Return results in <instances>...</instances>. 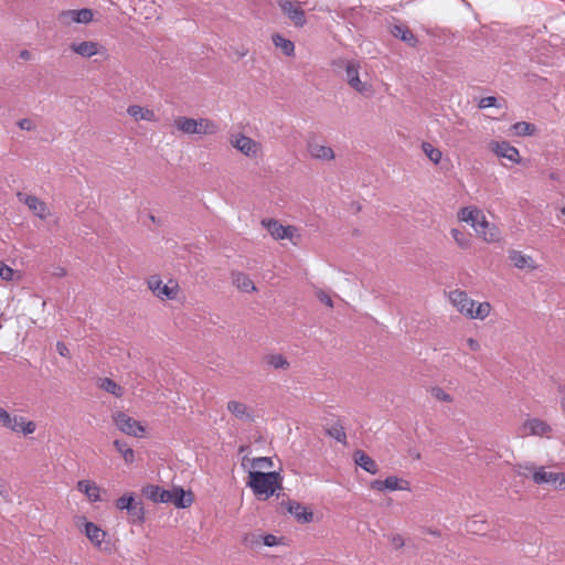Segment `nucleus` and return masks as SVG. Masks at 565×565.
<instances>
[{"label":"nucleus","mask_w":565,"mask_h":565,"mask_svg":"<svg viewBox=\"0 0 565 565\" xmlns=\"http://www.w3.org/2000/svg\"><path fill=\"white\" fill-rule=\"evenodd\" d=\"M142 494L154 503H173L178 509L189 508L194 500L192 492H185L181 487L166 490L159 486L148 484L142 488Z\"/></svg>","instance_id":"f257e3e1"},{"label":"nucleus","mask_w":565,"mask_h":565,"mask_svg":"<svg viewBox=\"0 0 565 565\" xmlns=\"http://www.w3.org/2000/svg\"><path fill=\"white\" fill-rule=\"evenodd\" d=\"M246 486L256 497L266 500L282 489V477L277 471H249Z\"/></svg>","instance_id":"f03ea898"},{"label":"nucleus","mask_w":565,"mask_h":565,"mask_svg":"<svg viewBox=\"0 0 565 565\" xmlns=\"http://www.w3.org/2000/svg\"><path fill=\"white\" fill-rule=\"evenodd\" d=\"M332 66L335 71L343 70L345 72V79L348 84L358 93L365 94L370 90L371 86L363 83L359 77V62L354 60L338 58L332 61Z\"/></svg>","instance_id":"7ed1b4c3"},{"label":"nucleus","mask_w":565,"mask_h":565,"mask_svg":"<svg viewBox=\"0 0 565 565\" xmlns=\"http://www.w3.org/2000/svg\"><path fill=\"white\" fill-rule=\"evenodd\" d=\"M0 425L14 433H22L24 435L33 434L36 429L34 422H26L23 416L11 415L2 407H0Z\"/></svg>","instance_id":"20e7f679"},{"label":"nucleus","mask_w":565,"mask_h":565,"mask_svg":"<svg viewBox=\"0 0 565 565\" xmlns=\"http://www.w3.org/2000/svg\"><path fill=\"white\" fill-rule=\"evenodd\" d=\"M277 4L296 28H303L306 25L307 18L301 7L302 2L297 0H277Z\"/></svg>","instance_id":"39448f33"},{"label":"nucleus","mask_w":565,"mask_h":565,"mask_svg":"<svg viewBox=\"0 0 565 565\" xmlns=\"http://www.w3.org/2000/svg\"><path fill=\"white\" fill-rule=\"evenodd\" d=\"M524 468L529 472H533V481L536 484L550 483L555 489H565V475L561 472H547L544 467L535 469L533 466L520 467Z\"/></svg>","instance_id":"423d86ee"},{"label":"nucleus","mask_w":565,"mask_h":565,"mask_svg":"<svg viewBox=\"0 0 565 565\" xmlns=\"http://www.w3.org/2000/svg\"><path fill=\"white\" fill-rule=\"evenodd\" d=\"M113 420L117 428L126 435L141 437L146 431L145 426L140 422L124 412H115L113 414Z\"/></svg>","instance_id":"0eeeda50"},{"label":"nucleus","mask_w":565,"mask_h":565,"mask_svg":"<svg viewBox=\"0 0 565 565\" xmlns=\"http://www.w3.org/2000/svg\"><path fill=\"white\" fill-rule=\"evenodd\" d=\"M94 13L92 9L83 8L78 10H63L57 15V21L64 26H70L73 23L87 24L93 21Z\"/></svg>","instance_id":"6e6552de"},{"label":"nucleus","mask_w":565,"mask_h":565,"mask_svg":"<svg viewBox=\"0 0 565 565\" xmlns=\"http://www.w3.org/2000/svg\"><path fill=\"white\" fill-rule=\"evenodd\" d=\"M231 145L241 151L244 156L249 158H256L258 156V152L262 149V146L259 142L255 141L250 137H247L243 134H237L232 136L231 138Z\"/></svg>","instance_id":"1a4fd4ad"},{"label":"nucleus","mask_w":565,"mask_h":565,"mask_svg":"<svg viewBox=\"0 0 565 565\" xmlns=\"http://www.w3.org/2000/svg\"><path fill=\"white\" fill-rule=\"evenodd\" d=\"M17 198L20 202L24 203L29 207V210L39 218L45 220L47 216L51 215L46 203L40 200L38 196L26 194L23 192H18Z\"/></svg>","instance_id":"9d476101"},{"label":"nucleus","mask_w":565,"mask_h":565,"mask_svg":"<svg viewBox=\"0 0 565 565\" xmlns=\"http://www.w3.org/2000/svg\"><path fill=\"white\" fill-rule=\"evenodd\" d=\"M481 211L473 206L462 207L458 214L459 218L463 222L470 223L471 226L476 230V232L483 236V238L488 242H494L497 239L495 234L490 233L487 235V232L480 231L478 227V222L481 217Z\"/></svg>","instance_id":"9b49d317"},{"label":"nucleus","mask_w":565,"mask_h":565,"mask_svg":"<svg viewBox=\"0 0 565 565\" xmlns=\"http://www.w3.org/2000/svg\"><path fill=\"white\" fill-rule=\"evenodd\" d=\"M390 33L395 38L404 42L409 47H416L419 43L417 36L413 33V31L399 21L391 23L388 25Z\"/></svg>","instance_id":"f8f14e48"},{"label":"nucleus","mask_w":565,"mask_h":565,"mask_svg":"<svg viewBox=\"0 0 565 565\" xmlns=\"http://www.w3.org/2000/svg\"><path fill=\"white\" fill-rule=\"evenodd\" d=\"M449 300L458 309V311L468 318L472 316L475 300L468 297L466 291L456 289L449 292Z\"/></svg>","instance_id":"ddd939ff"},{"label":"nucleus","mask_w":565,"mask_h":565,"mask_svg":"<svg viewBox=\"0 0 565 565\" xmlns=\"http://www.w3.org/2000/svg\"><path fill=\"white\" fill-rule=\"evenodd\" d=\"M522 435L523 436H547L552 433L551 425L540 418H529L522 425Z\"/></svg>","instance_id":"4468645a"},{"label":"nucleus","mask_w":565,"mask_h":565,"mask_svg":"<svg viewBox=\"0 0 565 565\" xmlns=\"http://www.w3.org/2000/svg\"><path fill=\"white\" fill-rule=\"evenodd\" d=\"M148 287L159 298L175 299L178 294V284L170 287L169 285L162 284V280L158 276H152L148 280Z\"/></svg>","instance_id":"2eb2a0df"},{"label":"nucleus","mask_w":565,"mask_h":565,"mask_svg":"<svg viewBox=\"0 0 565 565\" xmlns=\"http://www.w3.org/2000/svg\"><path fill=\"white\" fill-rule=\"evenodd\" d=\"M489 146L498 157L505 158L513 163L520 162L519 150L508 141H491Z\"/></svg>","instance_id":"dca6fc26"},{"label":"nucleus","mask_w":565,"mask_h":565,"mask_svg":"<svg viewBox=\"0 0 565 565\" xmlns=\"http://www.w3.org/2000/svg\"><path fill=\"white\" fill-rule=\"evenodd\" d=\"M281 507H286L287 512L292 514L298 522L310 523L313 520V513L310 509L299 502L288 500L281 502Z\"/></svg>","instance_id":"f3484780"},{"label":"nucleus","mask_w":565,"mask_h":565,"mask_svg":"<svg viewBox=\"0 0 565 565\" xmlns=\"http://www.w3.org/2000/svg\"><path fill=\"white\" fill-rule=\"evenodd\" d=\"M262 224L267 228L275 239L291 238L295 227L284 226L276 220H263Z\"/></svg>","instance_id":"a211bd4d"},{"label":"nucleus","mask_w":565,"mask_h":565,"mask_svg":"<svg viewBox=\"0 0 565 565\" xmlns=\"http://www.w3.org/2000/svg\"><path fill=\"white\" fill-rule=\"evenodd\" d=\"M70 47L74 53L86 58L100 53V50H105L98 42L95 41H84L79 43L73 42Z\"/></svg>","instance_id":"6ab92c4d"},{"label":"nucleus","mask_w":565,"mask_h":565,"mask_svg":"<svg viewBox=\"0 0 565 565\" xmlns=\"http://www.w3.org/2000/svg\"><path fill=\"white\" fill-rule=\"evenodd\" d=\"M307 148L310 156L315 159L330 161L334 158V151L332 148L319 145L313 140H309L307 142Z\"/></svg>","instance_id":"aec40b11"},{"label":"nucleus","mask_w":565,"mask_h":565,"mask_svg":"<svg viewBox=\"0 0 565 565\" xmlns=\"http://www.w3.org/2000/svg\"><path fill=\"white\" fill-rule=\"evenodd\" d=\"M353 459L356 466L361 467L363 470L371 475H376L379 472L377 463L363 450H355L353 454Z\"/></svg>","instance_id":"412c9836"},{"label":"nucleus","mask_w":565,"mask_h":565,"mask_svg":"<svg viewBox=\"0 0 565 565\" xmlns=\"http://www.w3.org/2000/svg\"><path fill=\"white\" fill-rule=\"evenodd\" d=\"M85 534L87 539L99 550H103L102 545L106 537V532L93 522L85 523Z\"/></svg>","instance_id":"4be33fe9"},{"label":"nucleus","mask_w":565,"mask_h":565,"mask_svg":"<svg viewBox=\"0 0 565 565\" xmlns=\"http://www.w3.org/2000/svg\"><path fill=\"white\" fill-rule=\"evenodd\" d=\"M227 409L238 419L253 420L254 417L252 413L248 411V407L238 401H230L227 403Z\"/></svg>","instance_id":"5701e85b"},{"label":"nucleus","mask_w":565,"mask_h":565,"mask_svg":"<svg viewBox=\"0 0 565 565\" xmlns=\"http://www.w3.org/2000/svg\"><path fill=\"white\" fill-rule=\"evenodd\" d=\"M127 113L129 116H131L136 120H147V121L156 120V115H154L153 110H151L149 108L141 107L139 105L129 106L127 108Z\"/></svg>","instance_id":"b1692460"},{"label":"nucleus","mask_w":565,"mask_h":565,"mask_svg":"<svg viewBox=\"0 0 565 565\" xmlns=\"http://www.w3.org/2000/svg\"><path fill=\"white\" fill-rule=\"evenodd\" d=\"M326 434L341 444H347V434L341 419H337L331 426L324 428Z\"/></svg>","instance_id":"393cba45"},{"label":"nucleus","mask_w":565,"mask_h":565,"mask_svg":"<svg viewBox=\"0 0 565 565\" xmlns=\"http://www.w3.org/2000/svg\"><path fill=\"white\" fill-rule=\"evenodd\" d=\"M129 520L134 524L145 523V508L141 501H134V503L127 509Z\"/></svg>","instance_id":"a878e982"},{"label":"nucleus","mask_w":565,"mask_h":565,"mask_svg":"<svg viewBox=\"0 0 565 565\" xmlns=\"http://www.w3.org/2000/svg\"><path fill=\"white\" fill-rule=\"evenodd\" d=\"M98 387L114 395L115 397H121L125 393L124 388L109 377H100L97 383Z\"/></svg>","instance_id":"bb28decb"},{"label":"nucleus","mask_w":565,"mask_h":565,"mask_svg":"<svg viewBox=\"0 0 565 565\" xmlns=\"http://www.w3.org/2000/svg\"><path fill=\"white\" fill-rule=\"evenodd\" d=\"M271 41L274 45L282 51L286 56H291L295 53V44L292 41L284 38L279 33H275L271 35Z\"/></svg>","instance_id":"cd10ccee"},{"label":"nucleus","mask_w":565,"mask_h":565,"mask_svg":"<svg viewBox=\"0 0 565 565\" xmlns=\"http://www.w3.org/2000/svg\"><path fill=\"white\" fill-rule=\"evenodd\" d=\"M174 126L178 130L182 131L183 134L193 135L196 131V119L180 116L174 119Z\"/></svg>","instance_id":"c85d7f7f"},{"label":"nucleus","mask_w":565,"mask_h":565,"mask_svg":"<svg viewBox=\"0 0 565 565\" xmlns=\"http://www.w3.org/2000/svg\"><path fill=\"white\" fill-rule=\"evenodd\" d=\"M509 258L512 262V264L519 268H535L534 265H532V258L527 255L522 254L519 250H511L509 254Z\"/></svg>","instance_id":"c756f323"},{"label":"nucleus","mask_w":565,"mask_h":565,"mask_svg":"<svg viewBox=\"0 0 565 565\" xmlns=\"http://www.w3.org/2000/svg\"><path fill=\"white\" fill-rule=\"evenodd\" d=\"M77 487L89 498L90 501L96 502L100 500L99 488L95 482L89 480H81L78 481Z\"/></svg>","instance_id":"7c9ffc66"},{"label":"nucleus","mask_w":565,"mask_h":565,"mask_svg":"<svg viewBox=\"0 0 565 565\" xmlns=\"http://www.w3.org/2000/svg\"><path fill=\"white\" fill-rule=\"evenodd\" d=\"M264 362L275 370H287L290 366L287 359L279 353L265 355Z\"/></svg>","instance_id":"2f4dec72"},{"label":"nucleus","mask_w":565,"mask_h":565,"mask_svg":"<svg viewBox=\"0 0 565 565\" xmlns=\"http://www.w3.org/2000/svg\"><path fill=\"white\" fill-rule=\"evenodd\" d=\"M233 282L243 291H254L256 287L252 279L244 273H233Z\"/></svg>","instance_id":"473e14b6"},{"label":"nucleus","mask_w":565,"mask_h":565,"mask_svg":"<svg viewBox=\"0 0 565 565\" xmlns=\"http://www.w3.org/2000/svg\"><path fill=\"white\" fill-rule=\"evenodd\" d=\"M384 487L386 488V490H390V491H396V490L411 491L409 481L399 479L395 476H388L387 478H385Z\"/></svg>","instance_id":"72a5a7b5"},{"label":"nucleus","mask_w":565,"mask_h":565,"mask_svg":"<svg viewBox=\"0 0 565 565\" xmlns=\"http://www.w3.org/2000/svg\"><path fill=\"white\" fill-rule=\"evenodd\" d=\"M511 130L515 136H533L536 131V127L534 124L526 121H518L511 126Z\"/></svg>","instance_id":"f704fd0d"},{"label":"nucleus","mask_w":565,"mask_h":565,"mask_svg":"<svg viewBox=\"0 0 565 565\" xmlns=\"http://www.w3.org/2000/svg\"><path fill=\"white\" fill-rule=\"evenodd\" d=\"M114 447L119 454H121L126 463H132L135 461V451L126 441L116 439L114 441Z\"/></svg>","instance_id":"c9c22d12"},{"label":"nucleus","mask_w":565,"mask_h":565,"mask_svg":"<svg viewBox=\"0 0 565 565\" xmlns=\"http://www.w3.org/2000/svg\"><path fill=\"white\" fill-rule=\"evenodd\" d=\"M196 131L198 135H213L217 131V125L207 118L196 119Z\"/></svg>","instance_id":"e433bc0d"},{"label":"nucleus","mask_w":565,"mask_h":565,"mask_svg":"<svg viewBox=\"0 0 565 565\" xmlns=\"http://www.w3.org/2000/svg\"><path fill=\"white\" fill-rule=\"evenodd\" d=\"M422 149L424 153L429 158V160L433 161L434 163L437 164L441 160V151L435 148L431 143L423 142Z\"/></svg>","instance_id":"4c0bfd02"},{"label":"nucleus","mask_w":565,"mask_h":565,"mask_svg":"<svg viewBox=\"0 0 565 565\" xmlns=\"http://www.w3.org/2000/svg\"><path fill=\"white\" fill-rule=\"evenodd\" d=\"M451 235L459 247H461L463 249H467L470 247V245H471L470 235H468L457 228L451 230Z\"/></svg>","instance_id":"58836bf2"},{"label":"nucleus","mask_w":565,"mask_h":565,"mask_svg":"<svg viewBox=\"0 0 565 565\" xmlns=\"http://www.w3.org/2000/svg\"><path fill=\"white\" fill-rule=\"evenodd\" d=\"M491 310V306L489 302H481L477 306L476 309H472V316H470V319H486Z\"/></svg>","instance_id":"ea45409f"},{"label":"nucleus","mask_w":565,"mask_h":565,"mask_svg":"<svg viewBox=\"0 0 565 565\" xmlns=\"http://www.w3.org/2000/svg\"><path fill=\"white\" fill-rule=\"evenodd\" d=\"M135 500L136 498L132 492L126 493L116 500L115 505L118 510L127 511V509H129V507L134 503Z\"/></svg>","instance_id":"a19ab883"},{"label":"nucleus","mask_w":565,"mask_h":565,"mask_svg":"<svg viewBox=\"0 0 565 565\" xmlns=\"http://www.w3.org/2000/svg\"><path fill=\"white\" fill-rule=\"evenodd\" d=\"M262 539H263L262 534L248 533L244 536L243 544L246 547L255 548V547L262 545Z\"/></svg>","instance_id":"79ce46f5"},{"label":"nucleus","mask_w":565,"mask_h":565,"mask_svg":"<svg viewBox=\"0 0 565 565\" xmlns=\"http://www.w3.org/2000/svg\"><path fill=\"white\" fill-rule=\"evenodd\" d=\"M431 395L438 401H443V402H447V403L452 402V397L448 393H446L443 388L437 387V386L431 388Z\"/></svg>","instance_id":"37998d69"},{"label":"nucleus","mask_w":565,"mask_h":565,"mask_svg":"<svg viewBox=\"0 0 565 565\" xmlns=\"http://www.w3.org/2000/svg\"><path fill=\"white\" fill-rule=\"evenodd\" d=\"M254 468H271L273 459L270 457H258L252 461Z\"/></svg>","instance_id":"c03bdc74"},{"label":"nucleus","mask_w":565,"mask_h":565,"mask_svg":"<svg viewBox=\"0 0 565 565\" xmlns=\"http://www.w3.org/2000/svg\"><path fill=\"white\" fill-rule=\"evenodd\" d=\"M488 107H500L498 104V98L494 96H487L480 99L479 108H488Z\"/></svg>","instance_id":"a18cd8bd"},{"label":"nucleus","mask_w":565,"mask_h":565,"mask_svg":"<svg viewBox=\"0 0 565 565\" xmlns=\"http://www.w3.org/2000/svg\"><path fill=\"white\" fill-rule=\"evenodd\" d=\"M284 537H277L274 534H266V535H263L262 544L269 546V547L276 546V545L280 544V541Z\"/></svg>","instance_id":"49530a36"},{"label":"nucleus","mask_w":565,"mask_h":565,"mask_svg":"<svg viewBox=\"0 0 565 565\" xmlns=\"http://www.w3.org/2000/svg\"><path fill=\"white\" fill-rule=\"evenodd\" d=\"M14 271L11 267L0 262V277L4 280H12Z\"/></svg>","instance_id":"de8ad7c7"},{"label":"nucleus","mask_w":565,"mask_h":565,"mask_svg":"<svg viewBox=\"0 0 565 565\" xmlns=\"http://www.w3.org/2000/svg\"><path fill=\"white\" fill-rule=\"evenodd\" d=\"M388 540L396 550H399L405 545L404 539L401 534H392L388 536Z\"/></svg>","instance_id":"09e8293b"},{"label":"nucleus","mask_w":565,"mask_h":565,"mask_svg":"<svg viewBox=\"0 0 565 565\" xmlns=\"http://www.w3.org/2000/svg\"><path fill=\"white\" fill-rule=\"evenodd\" d=\"M18 127L22 130L31 131L35 128L33 121L29 118H22L17 122Z\"/></svg>","instance_id":"8fccbe9b"},{"label":"nucleus","mask_w":565,"mask_h":565,"mask_svg":"<svg viewBox=\"0 0 565 565\" xmlns=\"http://www.w3.org/2000/svg\"><path fill=\"white\" fill-rule=\"evenodd\" d=\"M317 298L319 299V301H321L322 303L327 305L329 308H333V300L323 290H319L317 292Z\"/></svg>","instance_id":"3c124183"},{"label":"nucleus","mask_w":565,"mask_h":565,"mask_svg":"<svg viewBox=\"0 0 565 565\" xmlns=\"http://www.w3.org/2000/svg\"><path fill=\"white\" fill-rule=\"evenodd\" d=\"M56 350H57L58 354L64 356V358H70V355H71L67 345L64 342H62V341H58L56 343Z\"/></svg>","instance_id":"603ef678"},{"label":"nucleus","mask_w":565,"mask_h":565,"mask_svg":"<svg viewBox=\"0 0 565 565\" xmlns=\"http://www.w3.org/2000/svg\"><path fill=\"white\" fill-rule=\"evenodd\" d=\"M385 479L384 480H373L371 482V488L376 491H385L386 488L384 487Z\"/></svg>","instance_id":"864d4df0"},{"label":"nucleus","mask_w":565,"mask_h":565,"mask_svg":"<svg viewBox=\"0 0 565 565\" xmlns=\"http://www.w3.org/2000/svg\"><path fill=\"white\" fill-rule=\"evenodd\" d=\"M467 344L472 351H478L480 349L479 342L473 338L467 339Z\"/></svg>","instance_id":"5fc2aeb1"},{"label":"nucleus","mask_w":565,"mask_h":565,"mask_svg":"<svg viewBox=\"0 0 565 565\" xmlns=\"http://www.w3.org/2000/svg\"><path fill=\"white\" fill-rule=\"evenodd\" d=\"M477 225H478L479 230L483 231V232H486V230L489 227V223L486 221V217L483 214H481V217Z\"/></svg>","instance_id":"6e6d98bb"},{"label":"nucleus","mask_w":565,"mask_h":565,"mask_svg":"<svg viewBox=\"0 0 565 565\" xmlns=\"http://www.w3.org/2000/svg\"><path fill=\"white\" fill-rule=\"evenodd\" d=\"M562 174L557 171H551L550 174H548V178L553 181H557V182H561L562 179H561Z\"/></svg>","instance_id":"4d7b16f0"},{"label":"nucleus","mask_w":565,"mask_h":565,"mask_svg":"<svg viewBox=\"0 0 565 565\" xmlns=\"http://www.w3.org/2000/svg\"><path fill=\"white\" fill-rule=\"evenodd\" d=\"M556 390H557V393L562 396V398H565V384L557 382Z\"/></svg>","instance_id":"13d9d810"},{"label":"nucleus","mask_w":565,"mask_h":565,"mask_svg":"<svg viewBox=\"0 0 565 565\" xmlns=\"http://www.w3.org/2000/svg\"><path fill=\"white\" fill-rule=\"evenodd\" d=\"M426 532L430 535H434V536H437L439 537L440 536V532L438 530H433V529H427Z\"/></svg>","instance_id":"bf43d9fd"},{"label":"nucleus","mask_w":565,"mask_h":565,"mask_svg":"<svg viewBox=\"0 0 565 565\" xmlns=\"http://www.w3.org/2000/svg\"><path fill=\"white\" fill-rule=\"evenodd\" d=\"M20 56H21L22 58H28V57L30 56V52H29V51H26V50H23V51L20 53Z\"/></svg>","instance_id":"052dcab7"},{"label":"nucleus","mask_w":565,"mask_h":565,"mask_svg":"<svg viewBox=\"0 0 565 565\" xmlns=\"http://www.w3.org/2000/svg\"><path fill=\"white\" fill-rule=\"evenodd\" d=\"M561 408L563 413L565 414V398H561Z\"/></svg>","instance_id":"680f3d73"},{"label":"nucleus","mask_w":565,"mask_h":565,"mask_svg":"<svg viewBox=\"0 0 565 565\" xmlns=\"http://www.w3.org/2000/svg\"><path fill=\"white\" fill-rule=\"evenodd\" d=\"M149 218H150V220H151V222H153V223H157V222H158V221H157V218H156V216H154V215H152V214H150V215H149Z\"/></svg>","instance_id":"e2e57ef3"},{"label":"nucleus","mask_w":565,"mask_h":565,"mask_svg":"<svg viewBox=\"0 0 565 565\" xmlns=\"http://www.w3.org/2000/svg\"><path fill=\"white\" fill-rule=\"evenodd\" d=\"M561 213H562L563 215H565V207H563V209L561 210Z\"/></svg>","instance_id":"0e129e2a"},{"label":"nucleus","mask_w":565,"mask_h":565,"mask_svg":"<svg viewBox=\"0 0 565 565\" xmlns=\"http://www.w3.org/2000/svg\"><path fill=\"white\" fill-rule=\"evenodd\" d=\"M244 450H245V447H244V446H242V447L239 448V452H242V451H244Z\"/></svg>","instance_id":"69168bd1"}]
</instances>
